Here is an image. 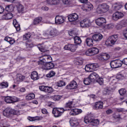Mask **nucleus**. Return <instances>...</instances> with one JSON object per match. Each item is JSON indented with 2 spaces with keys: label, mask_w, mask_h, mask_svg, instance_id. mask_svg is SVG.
<instances>
[{
  "label": "nucleus",
  "mask_w": 127,
  "mask_h": 127,
  "mask_svg": "<svg viewBox=\"0 0 127 127\" xmlns=\"http://www.w3.org/2000/svg\"><path fill=\"white\" fill-rule=\"evenodd\" d=\"M84 122L87 125H89L91 127H97L100 125V120L94 118H88V117H85L84 119Z\"/></svg>",
  "instance_id": "nucleus-1"
},
{
  "label": "nucleus",
  "mask_w": 127,
  "mask_h": 127,
  "mask_svg": "<svg viewBox=\"0 0 127 127\" xmlns=\"http://www.w3.org/2000/svg\"><path fill=\"white\" fill-rule=\"evenodd\" d=\"M110 6L107 3H102L99 4L96 9V12L99 14L105 13L109 10Z\"/></svg>",
  "instance_id": "nucleus-2"
},
{
  "label": "nucleus",
  "mask_w": 127,
  "mask_h": 127,
  "mask_svg": "<svg viewBox=\"0 0 127 127\" xmlns=\"http://www.w3.org/2000/svg\"><path fill=\"white\" fill-rule=\"evenodd\" d=\"M119 39V37L117 35H114L109 37L105 42L106 45L107 46H112L114 45L117 41Z\"/></svg>",
  "instance_id": "nucleus-3"
},
{
  "label": "nucleus",
  "mask_w": 127,
  "mask_h": 127,
  "mask_svg": "<svg viewBox=\"0 0 127 127\" xmlns=\"http://www.w3.org/2000/svg\"><path fill=\"white\" fill-rule=\"evenodd\" d=\"M12 115H17V111L8 108L3 111V116L6 118H11Z\"/></svg>",
  "instance_id": "nucleus-4"
},
{
  "label": "nucleus",
  "mask_w": 127,
  "mask_h": 127,
  "mask_svg": "<svg viewBox=\"0 0 127 127\" xmlns=\"http://www.w3.org/2000/svg\"><path fill=\"white\" fill-rule=\"evenodd\" d=\"M39 89L40 91L45 92V93H46V94H48V95H51V94H52V93L54 92L53 88L48 86L41 85L39 86Z\"/></svg>",
  "instance_id": "nucleus-5"
},
{
  "label": "nucleus",
  "mask_w": 127,
  "mask_h": 127,
  "mask_svg": "<svg viewBox=\"0 0 127 127\" xmlns=\"http://www.w3.org/2000/svg\"><path fill=\"white\" fill-rule=\"evenodd\" d=\"M64 108H54L52 111V114L54 115L55 118H59L61 117L64 113Z\"/></svg>",
  "instance_id": "nucleus-6"
},
{
  "label": "nucleus",
  "mask_w": 127,
  "mask_h": 127,
  "mask_svg": "<svg viewBox=\"0 0 127 127\" xmlns=\"http://www.w3.org/2000/svg\"><path fill=\"white\" fill-rule=\"evenodd\" d=\"M99 64L97 63L89 64L86 65L85 67V70L87 72H93L95 71L97 68H98Z\"/></svg>",
  "instance_id": "nucleus-7"
},
{
  "label": "nucleus",
  "mask_w": 127,
  "mask_h": 127,
  "mask_svg": "<svg viewBox=\"0 0 127 127\" xmlns=\"http://www.w3.org/2000/svg\"><path fill=\"white\" fill-rule=\"evenodd\" d=\"M4 100V102L7 104H12L18 102V101H19V98L16 96H5Z\"/></svg>",
  "instance_id": "nucleus-8"
},
{
  "label": "nucleus",
  "mask_w": 127,
  "mask_h": 127,
  "mask_svg": "<svg viewBox=\"0 0 127 127\" xmlns=\"http://www.w3.org/2000/svg\"><path fill=\"white\" fill-rule=\"evenodd\" d=\"M110 64L111 68H120V67H122L123 65V62L120 60H116L111 61Z\"/></svg>",
  "instance_id": "nucleus-9"
},
{
  "label": "nucleus",
  "mask_w": 127,
  "mask_h": 127,
  "mask_svg": "<svg viewBox=\"0 0 127 127\" xmlns=\"http://www.w3.org/2000/svg\"><path fill=\"white\" fill-rule=\"evenodd\" d=\"M99 52V49L96 47H93L86 51L85 52V54L87 56H93L94 55H96V54H98Z\"/></svg>",
  "instance_id": "nucleus-10"
},
{
  "label": "nucleus",
  "mask_w": 127,
  "mask_h": 127,
  "mask_svg": "<svg viewBox=\"0 0 127 127\" xmlns=\"http://www.w3.org/2000/svg\"><path fill=\"white\" fill-rule=\"evenodd\" d=\"M44 35L48 37V38H50V36H51V37H56V36L58 35V31L56 29H53L50 31V32L48 31L45 32L44 33Z\"/></svg>",
  "instance_id": "nucleus-11"
},
{
  "label": "nucleus",
  "mask_w": 127,
  "mask_h": 127,
  "mask_svg": "<svg viewBox=\"0 0 127 127\" xmlns=\"http://www.w3.org/2000/svg\"><path fill=\"white\" fill-rule=\"evenodd\" d=\"M80 26L83 28H88L91 26V22L88 19H84L80 21Z\"/></svg>",
  "instance_id": "nucleus-12"
},
{
  "label": "nucleus",
  "mask_w": 127,
  "mask_h": 127,
  "mask_svg": "<svg viewBox=\"0 0 127 127\" xmlns=\"http://www.w3.org/2000/svg\"><path fill=\"white\" fill-rule=\"evenodd\" d=\"M78 48V46L76 45L73 44H67L64 47V49L65 50H69L71 52H75L76 49Z\"/></svg>",
  "instance_id": "nucleus-13"
},
{
  "label": "nucleus",
  "mask_w": 127,
  "mask_h": 127,
  "mask_svg": "<svg viewBox=\"0 0 127 127\" xmlns=\"http://www.w3.org/2000/svg\"><path fill=\"white\" fill-rule=\"evenodd\" d=\"M65 18L63 16L57 15L55 17V23L57 25H60L62 23H64Z\"/></svg>",
  "instance_id": "nucleus-14"
},
{
  "label": "nucleus",
  "mask_w": 127,
  "mask_h": 127,
  "mask_svg": "<svg viewBox=\"0 0 127 127\" xmlns=\"http://www.w3.org/2000/svg\"><path fill=\"white\" fill-rule=\"evenodd\" d=\"M123 17L124 13L121 12L116 11L113 15V20L117 21V20H119V19L122 18Z\"/></svg>",
  "instance_id": "nucleus-15"
},
{
  "label": "nucleus",
  "mask_w": 127,
  "mask_h": 127,
  "mask_svg": "<svg viewBox=\"0 0 127 127\" xmlns=\"http://www.w3.org/2000/svg\"><path fill=\"white\" fill-rule=\"evenodd\" d=\"M103 108H104V102L102 101L96 102L93 106V109L94 110H96L97 111L103 110Z\"/></svg>",
  "instance_id": "nucleus-16"
},
{
  "label": "nucleus",
  "mask_w": 127,
  "mask_h": 127,
  "mask_svg": "<svg viewBox=\"0 0 127 127\" xmlns=\"http://www.w3.org/2000/svg\"><path fill=\"white\" fill-rule=\"evenodd\" d=\"M78 85L75 81L72 80L70 83L66 86V89L68 90H72L73 89H77Z\"/></svg>",
  "instance_id": "nucleus-17"
},
{
  "label": "nucleus",
  "mask_w": 127,
  "mask_h": 127,
  "mask_svg": "<svg viewBox=\"0 0 127 127\" xmlns=\"http://www.w3.org/2000/svg\"><path fill=\"white\" fill-rule=\"evenodd\" d=\"M95 22L97 25L98 26H103V25H105L106 24V19L103 17L98 18L95 20Z\"/></svg>",
  "instance_id": "nucleus-18"
},
{
  "label": "nucleus",
  "mask_w": 127,
  "mask_h": 127,
  "mask_svg": "<svg viewBox=\"0 0 127 127\" xmlns=\"http://www.w3.org/2000/svg\"><path fill=\"white\" fill-rule=\"evenodd\" d=\"M79 18V16L76 13L71 14L68 16V19L70 22L76 21Z\"/></svg>",
  "instance_id": "nucleus-19"
},
{
  "label": "nucleus",
  "mask_w": 127,
  "mask_h": 127,
  "mask_svg": "<svg viewBox=\"0 0 127 127\" xmlns=\"http://www.w3.org/2000/svg\"><path fill=\"white\" fill-rule=\"evenodd\" d=\"M103 35L100 33L95 34L92 36V38L96 42H99L103 39Z\"/></svg>",
  "instance_id": "nucleus-20"
},
{
  "label": "nucleus",
  "mask_w": 127,
  "mask_h": 127,
  "mask_svg": "<svg viewBox=\"0 0 127 127\" xmlns=\"http://www.w3.org/2000/svg\"><path fill=\"white\" fill-rule=\"evenodd\" d=\"M127 24L126 23V21H121L119 23L117 24L115 27L116 29L117 30H120L123 27H125L127 26Z\"/></svg>",
  "instance_id": "nucleus-21"
},
{
  "label": "nucleus",
  "mask_w": 127,
  "mask_h": 127,
  "mask_svg": "<svg viewBox=\"0 0 127 127\" xmlns=\"http://www.w3.org/2000/svg\"><path fill=\"white\" fill-rule=\"evenodd\" d=\"M73 108V101H69L66 103L64 107V110L65 111H71Z\"/></svg>",
  "instance_id": "nucleus-22"
},
{
  "label": "nucleus",
  "mask_w": 127,
  "mask_h": 127,
  "mask_svg": "<svg viewBox=\"0 0 127 127\" xmlns=\"http://www.w3.org/2000/svg\"><path fill=\"white\" fill-rule=\"evenodd\" d=\"M41 22H42V17L38 16L34 19L32 24L33 25H38Z\"/></svg>",
  "instance_id": "nucleus-23"
},
{
  "label": "nucleus",
  "mask_w": 127,
  "mask_h": 127,
  "mask_svg": "<svg viewBox=\"0 0 127 127\" xmlns=\"http://www.w3.org/2000/svg\"><path fill=\"white\" fill-rule=\"evenodd\" d=\"M99 58V60H101V61H107L110 59V56L107 53H104L100 55Z\"/></svg>",
  "instance_id": "nucleus-24"
},
{
  "label": "nucleus",
  "mask_w": 127,
  "mask_h": 127,
  "mask_svg": "<svg viewBox=\"0 0 127 127\" xmlns=\"http://www.w3.org/2000/svg\"><path fill=\"white\" fill-rule=\"evenodd\" d=\"M40 77L38 76V73L36 71H34L31 72V78L34 81H36L37 80L39 79Z\"/></svg>",
  "instance_id": "nucleus-25"
},
{
  "label": "nucleus",
  "mask_w": 127,
  "mask_h": 127,
  "mask_svg": "<svg viewBox=\"0 0 127 127\" xmlns=\"http://www.w3.org/2000/svg\"><path fill=\"white\" fill-rule=\"evenodd\" d=\"M89 77L92 82H94V81H96L99 78V74L96 72H92L89 75Z\"/></svg>",
  "instance_id": "nucleus-26"
},
{
  "label": "nucleus",
  "mask_w": 127,
  "mask_h": 127,
  "mask_svg": "<svg viewBox=\"0 0 127 127\" xmlns=\"http://www.w3.org/2000/svg\"><path fill=\"white\" fill-rule=\"evenodd\" d=\"M13 17V15L11 12H8L7 13L4 14L2 16V18L3 19H5L6 20H8L9 19H11Z\"/></svg>",
  "instance_id": "nucleus-27"
},
{
  "label": "nucleus",
  "mask_w": 127,
  "mask_h": 127,
  "mask_svg": "<svg viewBox=\"0 0 127 127\" xmlns=\"http://www.w3.org/2000/svg\"><path fill=\"white\" fill-rule=\"evenodd\" d=\"M69 123L70 125L73 126L74 127H77L79 125V122H78V119L76 118H72L69 120Z\"/></svg>",
  "instance_id": "nucleus-28"
},
{
  "label": "nucleus",
  "mask_w": 127,
  "mask_h": 127,
  "mask_svg": "<svg viewBox=\"0 0 127 127\" xmlns=\"http://www.w3.org/2000/svg\"><path fill=\"white\" fill-rule=\"evenodd\" d=\"M86 44L87 46L91 47L94 45V40L92 38H87L85 40Z\"/></svg>",
  "instance_id": "nucleus-29"
},
{
  "label": "nucleus",
  "mask_w": 127,
  "mask_h": 127,
  "mask_svg": "<svg viewBox=\"0 0 127 127\" xmlns=\"http://www.w3.org/2000/svg\"><path fill=\"white\" fill-rule=\"evenodd\" d=\"M16 80L17 82H23L25 79V76L22 75V74L20 73H17L16 75Z\"/></svg>",
  "instance_id": "nucleus-30"
},
{
  "label": "nucleus",
  "mask_w": 127,
  "mask_h": 127,
  "mask_svg": "<svg viewBox=\"0 0 127 127\" xmlns=\"http://www.w3.org/2000/svg\"><path fill=\"white\" fill-rule=\"evenodd\" d=\"M35 98V94L34 93H29L25 96L26 101H31Z\"/></svg>",
  "instance_id": "nucleus-31"
},
{
  "label": "nucleus",
  "mask_w": 127,
  "mask_h": 127,
  "mask_svg": "<svg viewBox=\"0 0 127 127\" xmlns=\"http://www.w3.org/2000/svg\"><path fill=\"white\" fill-rule=\"evenodd\" d=\"M13 24L16 28V30L17 31H19V30H20V25H19L18 22H17L16 19L13 20Z\"/></svg>",
  "instance_id": "nucleus-32"
},
{
  "label": "nucleus",
  "mask_w": 127,
  "mask_h": 127,
  "mask_svg": "<svg viewBox=\"0 0 127 127\" xmlns=\"http://www.w3.org/2000/svg\"><path fill=\"white\" fill-rule=\"evenodd\" d=\"M74 42L75 45H79L82 43V40L78 36H75L74 37Z\"/></svg>",
  "instance_id": "nucleus-33"
},
{
  "label": "nucleus",
  "mask_w": 127,
  "mask_h": 127,
  "mask_svg": "<svg viewBox=\"0 0 127 127\" xmlns=\"http://www.w3.org/2000/svg\"><path fill=\"white\" fill-rule=\"evenodd\" d=\"M38 48L39 49L41 52H46L47 50L46 49V46L43 44H41L40 45L38 46Z\"/></svg>",
  "instance_id": "nucleus-34"
},
{
  "label": "nucleus",
  "mask_w": 127,
  "mask_h": 127,
  "mask_svg": "<svg viewBox=\"0 0 127 127\" xmlns=\"http://www.w3.org/2000/svg\"><path fill=\"white\" fill-rule=\"evenodd\" d=\"M16 7L18 12H22L24 10V6L19 3L16 5Z\"/></svg>",
  "instance_id": "nucleus-35"
},
{
  "label": "nucleus",
  "mask_w": 127,
  "mask_h": 127,
  "mask_svg": "<svg viewBox=\"0 0 127 127\" xmlns=\"http://www.w3.org/2000/svg\"><path fill=\"white\" fill-rule=\"evenodd\" d=\"M8 87V82L3 81L0 83V89H4Z\"/></svg>",
  "instance_id": "nucleus-36"
},
{
  "label": "nucleus",
  "mask_w": 127,
  "mask_h": 127,
  "mask_svg": "<svg viewBox=\"0 0 127 127\" xmlns=\"http://www.w3.org/2000/svg\"><path fill=\"white\" fill-rule=\"evenodd\" d=\"M123 7V5L120 3H116L114 4V9L115 10H120Z\"/></svg>",
  "instance_id": "nucleus-37"
},
{
  "label": "nucleus",
  "mask_w": 127,
  "mask_h": 127,
  "mask_svg": "<svg viewBox=\"0 0 127 127\" xmlns=\"http://www.w3.org/2000/svg\"><path fill=\"white\" fill-rule=\"evenodd\" d=\"M84 61L82 59H78L75 61H74L75 65H81L83 64Z\"/></svg>",
  "instance_id": "nucleus-38"
},
{
  "label": "nucleus",
  "mask_w": 127,
  "mask_h": 127,
  "mask_svg": "<svg viewBox=\"0 0 127 127\" xmlns=\"http://www.w3.org/2000/svg\"><path fill=\"white\" fill-rule=\"evenodd\" d=\"M92 80H91V79L90 78V77L89 76L87 78H84V80H83V83L85 85H90V84H91V83H92Z\"/></svg>",
  "instance_id": "nucleus-39"
},
{
  "label": "nucleus",
  "mask_w": 127,
  "mask_h": 127,
  "mask_svg": "<svg viewBox=\"0 0 127 127\" xmlns=\"http://www.w3.org/2000/svg\"><path fill=\"white\" fill-rule=\"evenodd\" d=\"M115 91V88L108 87L106 89V95H110L112 94V92Z\"/></svg>",
  "instance_id": "nucleus-40"
},
{
  "label": "nucleus",
  "mask_w": 127,
  "mask_h": 127,
  "mask_svg": "<svg viewBox=\"0 0 127 127\" xmlns=\"http://www.w3.org/2000/svg\"><path fill=\"white\" fill-rule=\"evenodd\" d=\"M50 98L54 101H59V100L61 99V96L60 95H56L50 96Z\"/></svg>",
  "instance_id": "nucleus-41"
},
{
  "label": "nucleus",
  "mask_w": 127,
  "mask_h": 127,
  "mask_svg": "<svg viewBox=\"0 0 127 127\" xmlns=\"http://www.w3.org/2000/svg\"><path fill=\"white\" fill-rule=\"evenodd\" d=\"M119 92L121 96H125L127 94V90L125 88H121L119 90Z\"/></svg>",
  "instance_id": "nucleus-42"
},
{
  "label": "nucleus",
  "mask_w": 127,
  "mask_h": 127,
  "mask_svg": "<svg viewBox=\"0 0 127 127\" xmlns=\"http://www.w3.org/2000/svg\"><path fill=\"white\" fill-rule=\"evenodd\" d=\"M47 69L48 70H50L51 69H53L55 66V65L54 64L52 63H47Z\"/></svg>",
  "instance_id": "nucleus-43"
},
{
  "label": "nucleus",
  "mask_w": 127,
  "mask_h": 127,
  "mask_svg": "<svg viewBox=\"0 0 127 127\" xmlns=\"http://www.w3.org/2000/svg\"><path fill=\"white\" fill-rule=\"evenodd\" d=\"M55 74H56V73H55L54 71L51 70L46 75V77H47V78H51V77L55 76Z\"/></svg>",
  "instance_id": "nucleus-44"
},
{
  "label": "nucleus",
  "mask_w": 127,
  "mask_h": 127,
  "mask_svg": "<svg viewBox=\"0 0 127 127\" xmlns=\"http://www.w3.org/2000/svg\"><path fill=\"white\" fill-rule=\"evenodd\" d=\"M96 81L97 83H99L100 85H103V84H104V78L100 77L98 75V78L96 79Z\"/></svg>",
  "instance_id": "nucleus-45"
},
{
  "label": "nucleus",
  "mask_w": 127,
  "mask_h": 127,
  "mask_svg": "<svg viewBox=\"0 0 127 127\" xmlns=\"http://www.w3.org/2000/svg\"><path fill=\"white\" fill-rule=\"evenodd\" d=\"M70 111L69 115L71 116H76V115H78L77 109H71Z\"/></svg>",
  "instance_id": "nucleus-46"
},
{
  "label": "nucleus",
  "mask_w": 127,
  "mask_h": 127,
  "mask_svg": "<svg viewBox=\"0 0 127 127\" xmlns=\"http://www.w3.org/2000/svg\"><path fill=\"white\" fill-rule=\"evenodd\" d=\"M31 37V35L29 33H26L23 36V40H28Z\"/></svg>",
  "instance_id": "nucleus-47"
},
{
  "label": "nucleus",
  "mask_w": 127,
  "mask_h": 127,
  "mask_svg": "<svg viewBox=\"0 0 127 127\" xmlns=\"http://www.w3.org/2000/svg\"><path fill=\"white\" fill-rule=\"evenodd\" d=\"M66 83L63 80H60L58 82L57 86L58 87H63V86H65Z\"/></svg>",
  "instance_id": "nucleus-48"
},
{
  "label": "nucleus",
  "mask_w": 127,
  "mask_h": 127,
  "mask_svg": "<svg viewBox=\"0 0 127 127\" xmlns=\"http://www.w3.org/2000/svg\"><path fill=\"white\" fill-rule=\"evenodd\" d=\"M40 119L39 117H29L28 118V120L30 122H33L34 121H37V120H39Z\"/></svg>",
  "instance_id": "nucleus-49"
},
{
  "label": "nucleus",
  "mask_w": 127,
  "mask_h": 127,
  "mask_svg": "<svg viewBox=\"0 0 127 127\" xmlns=\"http://www.w3.org/2000/svg\"><path fill=\"white\" fill-rule=\"evenodd\" d=\"M26 46L27 48H31L34 46L33 45V43H30L29 42H27L26 43Z\"/></svg>",
  "instance_id": "nucleus-50"
},
{
  "label": "nucleus",
  "mask_w": 127,
  "mask_h": 127,
  "mask_svg": "<svg viewBox=\"0 0 127 127\" xmlns=\"http://www.w3.org/2000/svg\"><path fill=\"white\" fill-rule=\"evenodd\" d=\"M45 57H48L47 59L45 60V61L48 62H46V64L51 63V62L52 61V58H51L50 56L48 55L45 56Z\"/></svg>",
  "instance_id": "nucleus-51"
},
{
  "label": "nucleus",
  "mask_w": 127,
  "mask_h": 127,
  "mask_svg": "<svg viewBox=\"0 0 127 127\" xmlns=\"http://www.w3.org/2000/svg\"><path fill=\"white\" fill-rule=\"evenodd\" d=\"M63 3L65 5H69L71 4V0H63Z\"/></svg>",
  "instance_id": "nucleus-52"
},
{
  "label": "nucleus",
  "mask_w": 127,
  "mask_h": 127,
  "mask_svg": "<svg viewBox=\"0 0 127 127\" xmlns=\"http://www.w3.org/2000/svg\"><path fill=\"white\" fill-rule=\"evenodd\" d=\"M49 3L50 4H57V0H49Z\"/></svg>",
  "instance_id": "nucleus-53"
},
{
  "label": "nucleus",
  "mask_w": 127,
  "mask_h": 127,
  "mask_svg": "<svg viewBox=\"0 0 127 127\" xmlns=\"http://www.w3.org/2000/svg\"><path fill=\"white\" fill-rule=\"evenodd\" d=\"M116 78L117 79H123V78H124V74L121 73H119L117 75Z\"/></svg>",
  "instance_id": "nucleus-54"
},
{
  "label": "nucleus",
  "mask_w": 127,
  "mask_h": 127,
  "mask_svg": "<svg viewBox=\"0 0 127 127\" xmlns=\"http://www.w3.org/2000/svg\"><path fill=\"white\" fill-rule=\"evenodd\" d=\"M8 42L11 45H12L15 42V40L12 38H10Z\"/></svg>",
  "instance_id": "nucleus-55"
},
{
  "label": "nucleus",
  "mask_w": 127,
  "mask_h": 127,
  "mask_svg": "<svg viewBox=\"0 0 127 127\" xmlns=\"http://www.w3.org/2000/svg\"><path fill=\"white\" fill-rule=\"evenodd\" d=\"M42 114L44 115H48V112L47 110L45 108H43L41 110Z\"/></svg>",
  "instance_id": "nucleus-56"
},
{
  "label": "nucleus",
  "mask_w": 127,
  "mask_h": 127,
  "mask_svg": "<svg viewBox=\"0 0 127 127\" xmlns=\"http://www.w3.org/2000/svg\"><path fill=\"white\" fill-rule=\"evenodd\" d=\"M48 57H45V56H42L39 58L40 61H44L45 60L47 59Z\"/></svg>",
  "instance_id": "nucleus-57"
},
{
  "label": "nucleus",
  "mask_w": 127,
  "mask_h": 127,
  "mask_svg": "<svg viewBox=\"0 0 127 127\" xmlns=\"http://www.w3.org/2000/svg\"><path fill=\"white\" fill-rule=\"evenodd\" d=\"M46 62H48L46 61H40L38 62V65H44V64L46 63Z\"/></svg>",
  "instance_id": "nucleus-58"
},
{
  "label": "nucleus",
  "mask_w": 127,
  "mask_h": 127,
  "mask_svg": "<svg viewBox=\"0 0 127 127\" xmlns=\"http://www.w3.org/2000/svg\"><path fill=\"white\" fill-rule=\"evenodd\" d=\"M42 10H45V11H47V10H49V8L46 6H43L42 7Z\"/></svg>",
  "instance_id": "nucleus-59"
},
{
  "label": "nucleus",
  "mask_w": 127,
  "mask_h": 127,
  "mask_svg": "<svg viewBox=\"0 0 127 127\" xmlns=\"http://www.w3.org/2000/svg\"><path fill=\"white\" fill-rule=\"evenodd\" d=\"M123 35L126 38H127V29L124 30Z\"/></svg>",
  "instance_id": "nucleus-60"
},
{
  "label": "nucleus",
  "mask_w": 127,
  "mask_h": 127,
  "mask_svg": "<svg viewBox=\"0 0 127 127\" xmlns=\"http://www.w3.org/2000/svg\"><path fill=\"white\" fill-rule=\"evenodd\" d=\"M113 110L112 109H108L106 111L107 115H110L111 114H113Z\"/></svg>",
  "instance_id": "nucleus-61"
},
{
  "label": "nucleus",
  "mask_w": 127,
  "mask_h": 127,
  "mask_svg": "<svg viewBox=\"0 0 127 127\" xmlns=\"http://www.w3.org/2000/svg\"><path fill=\"white\" fill-rule=\"evenodd\" d=\"M4 11V8L0 5V14L3 13Z\"/></svg>",
  "instance_id": "nucleus-62"
},
{
  "label": "nucleus",
  "mask_w": 127,
  "mask_h": 127,
  "mask_svg": "<svg viewBox=\"0 0 127 127\" xmlns=\"http://www.w3.org/2000/svg\"><path fill=\"white\" fill-rule=\"evenodd\" d=\"M54 103L52 102H48V107H50V108H52L53 107V104Z\"/></svg>",
  "instance_id": "nucleus-63"
},
{
  "label": "nucleus",
  "mask_w": 127,
  "mask_h": 127,
  "mask_svg": "<svg viewBox=\"0 0 127 127\" xmlns=\"http://www.w3.org/2000/svg\"><path fill=\"white\" fill-rule=\"evenodd\" d=\"M122 64H125V65H127V58L124 59L123 61H122Z\"/></svg>",
  "instance_id": "nucleus-64"
}]
</instances>
